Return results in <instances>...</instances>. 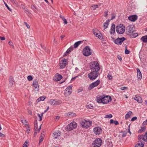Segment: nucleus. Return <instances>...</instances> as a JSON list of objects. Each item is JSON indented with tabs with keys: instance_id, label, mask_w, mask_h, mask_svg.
<instances>
[{
	"instance_id": "nucleus-64",
	"label": "nucleus",
	"mask_w": 147,
	"mask_h": 147,
	"mask_svg": "<svg viewBox=\"0 0 147 147\" xmlns=\"http://www.w3.org/2000/svg\"><path fill=\"white\" fill-rule=\"evenodd\" d=\"M28 113L30 115H32V112L30 110H28Z\"/></svg>"
},
{
	"instance_id": "nucleus-27",
	"label": "nucleus",
	"mask_w": 147,
	"mask_h": 147,
	"mask_svg": "<svg viewBox=\"0 0 147 147\" xmlns=\"http://www.w3.org/2000/svg\"><path fill=\"white\" fill-rule=\"evenodd\" d=\"M109 21V20H107L106 22L104 23L103 27H104V29H105L107 28Z\"/></svg>"
},
{
	"instance_id": "nucleus-35",
	"label": "nucleus",
	"mask_w": 147,
	"mask_h": 147,
	"mask_svg": "<svg viewBox=\"0 0 147 147\" xmlns=\"http://www.w3.org/2000/svg\"><path fill=\"white\" fill-rule=\"evenodd\" d=\"M146 129V127H143L139 129L138 131V133H140L144 131Z\"/></svg>"
},
{
	"instance_id": "nucleus-6",
	"label": "nucleus",
	"mask_w": 147,
	"mask_h": 147,
	"mask_svg": "<svg viewBox=\"0 0 147 147\" xmlns=\"http://www.w3.org/2000/svg\"><path fill=\"white\" fill-rule=\"evenodd\" d=\"M102 140L101 138H96L93 142L92 145L94 147H99L102 144Z\"/></svg>"
},
{
	"instance_id": "nucleus-13",
	"label": "nucleus",
	"mask_w": 147,
	"mask_h": 147,
	"mask_svg": "<svg viewBox=\"0 0 147 147\" xmlns=\"http://www.w3.org/2000/svg\"><path fill=\"white\" fill-rule=\"evenodd\" d=\"M127 34L130 36L134 32L133 27L131 25L129 26L126 29Z\"/></svg>"
},
{
	"instance_id": "nucleus-32",
	"label": "nucleus",
	"mask_w": 147,
	"mask_h": 147,
	"mask_svg": "<svg viewBox=\"0 0 147 147\" xmlns=\"http://www.w3.org/2000/svg\"><path fill=\"white\" fill-rule=\"evenodd\" d=\"M22 7L24 9V12L28 14L29 13V11L27 9V8L25 7L24 5L22 6Z\"/></svg>"
},
{
	"instance_id": "nucleus-54",
	"label": "nucleus",
	"mask_w": 147,
	"mask_h": 147,
	"mask_svg": "<svg viewBox=\"0 0 147 147\" xmlns=\"http://www.w3.org/2000/svg\"><path fill=\"white\" fill-rule=\"evenodd\" d=\"M24 23L25 24L26 26L29 29L30 28V26L26 22H25Z\"/></svg>"
},
{
	"instance_id": "nucleus-34",
	"label": "nucleus",
	"mask_w": 147,
	"mask_h": 147,
	"mask_svg": "<svg viewBox=\"0 0 147 147\" xmlns=\"http://www.w3.org/2000/svg\"><path fill=\"white\" fill-rule=\"evenodd\" d=\"M46 98L45 97L41 96L39 98L36 100L37 102H39L40 101H44Z\"/></svg>"
},
{
	"instance_id": "nucleus-57",
	"label": "nucleus",
	"mask_w": 147,
	"mask_h": 147,
	"mask_svg": "<svg viewBox=\"0 0 147 147\" xmlns=\"http://www.w3.org/2000/svg\"><path fill=\"white\" fill-rule=\"evenodd\" d=\"M27 142L26 141L23 144V147H27Z\"/></svg>"
},
{
	"instance_id": "nucleus-29",
	"label": "nucleus",
	"mask_w": 147,
	"mask_h": 147,
	"mask_svg": "<svg viewBox=\"0 0 147 147\" xmlns=\"http://www.w3.org/2000/svg\"><path fill=\"white\" fill-rule=\"evenodd\" d=\"M41 125H40V126L39 128L38 129V127H37V124H35L34 128H35V131H38V132H39L41 128Z\"/></svg>"
},
{
	"instance_id": "nucleus-61",
	"label": "nucleus",
	"mask_w": 147,
	"mask_h": 147,
	"mask_svg": "<svg viewBox=\"0 0 147 147\" xmlns=\"http://www.w3.org/2000/svg\"><path fill=\"white\" fill-rule=\"evenodd\" d=\"M10 0L11 1L12 3H13L14 4H16L17 3L16 0Z\"/></svg>"
},
{
	"instance_id": "nucleus-19",
	"label": "nucleus",
	"mask_w": 147,
	"mask_h": 147,
	"mask_svg": "<svg viewBox=\"0 0 147 147\" xmlns=\"http://www.w3.org/2000/svg\"><path fill=\"white\" fill-rule=\"evenodd\" d=\"M128 18L131 21L135 22L137 19L138 17L136 15H134L129 16Z\"/></svg>"
},
{
	"instance_id": "nucleus-42",
	"label": "nucleus",
	"mask_w": 147,
	"mask_h": 147,
	"mask_svg": "<svg viewBox=\"0 0 147 147\" xmlns=\"http://www.w3.org/2000/svg\"><path fill=\"white\" fill-rule=\"evenodd\" d=\"M112 117V115L111 114H109L105 115V118H111Z\"/></svg>"
},
{
	"instance_id": "nucleus-9",
	"label": "nucleus",
	"mask_w": 147,
	"mask_h": 147,
	"mask_svg": "<svg viewBox=\"0 0 147 147\" xmlns=\"http://www.w3.org/2000/svg\"><path fill=\"white\" fill-rule=\"evenodd\" d=\"M93 33L96 37L98 38L99 39L101 40L102 39L103 37L102 34L98 30L96 29H93Z\"/></svg>"
},
{
	"instance_id": "nucleus-15",
	"label": "nucleus",
	"mask_w": 147,
	"mask_h": 147,
	"mask_svg": "<svg viewBox=\"0 0 147 147\" xmlns=\"http://www.w3.org/2000/svg\"><path fill=\"white\" fill-rule=\"evenodd\" d=\"M132 99H134L139 103H141L142 102V98L137 95L134 96L133 97Z\"/></svg>"
},
{
	"instance_id": "nucleus-55",
	"label": "nucleus",
	"mask_w": 147,
	"mask_h": 147,
	"mask_svg": "<svg viewBox=\"0 0 147 147\" xmlns=\"http://www.w3.org/2000/svg\"><path fill=\"white\" fill-rule=\"evenodd\" d=\"M127 88V87H122L121 88V89L122 90H124L125 89H126Z\"/></svg>"
},
{
	"instance_id": "nucleus-14",
	"label": "nucleus",
	"mask_w": 147,
	"mask_h": 147,
	"mask_svg": "<svg viewBox=\"0 0 147 147\" xmlns=\"http://www.w3.org/2000/svg\"><path fill=\"white\" fill-rule=\"evenodd\" d=\"M102 129L99 127H95L93 129V132L96 135H99L102 133Z\"/></svg>"
},
{
	"instance_id": "nucleus-47",
	"label": "nucleus",
	"mask_w": 147,
	"mask_h": 147,
	"mask_svg": "<svg viewBox=\"0 0 147 147\" xmlns=\"http://www.w3.org/2000/svg\"><path fill=\"white\" fill-rule=\"evenodd\" d=\"M4 4H5V6L6 7L7 9L10 11H11V9L8 6V5H7V4L4 2Z\"/></svg>"
},
{
	"instance_id": "nucleus-5",
	"label": "nucleus",
	"mask_w": 147,
	"mask_h": 147,
	"mask_svg": "<svg viewBox=\"0 0 147 147\" xmlns=\"http://www.w3.org/2000/svg\"><path fill=\"white\" fill-rule=\"evenodd\" d=\"M77 126V123L75 122H73L68 124L67 126V130L69 131L76 128Z\"/></svg>"
},
{
	"instance_id": "nucleus-51",
	"label": "nucleus",
	"mask_w": 147,
	"mask_h": 147,
	"mask_svg": "<svg viewBox=\"0 0 147 147\" xmlns=\"http://www.w3.org/2000/svg\"><path fill=\"white\" fill-rule=\"evenodd\" d=\"M8 43H9V45H10L12 46L13 47V48H14V46L13 45V42H11V41H9V42H8Z\"/></svg>"
},
{
	"instance_id": "nucleus-8",
	"label": "nucleus",
	"mask_w": 147,
	"mask_h": 147,
	"mask_svg": "<svg viewBox=\"0 0 147 147\" xmlns=\"http://www.w3.org/2000/svg\"><path fill=\"white\" fill-rule=\"evenodd\" d=\"M125 40L126 38L124 37L121 38L118 37L117 39H115L113 41L115 44L118 45H121Z\"/></svg>"
},
{
	"instance_id": "nucleus-25",
	"label": "nucleus",
	"mask_w": 147,
	"mask_h": 147,
	"mask_svg": "<svg viewBox=\"0 0 147 147\" xmlns=\"http://www.w3.org/2000/svg\"><path fill=\"white\" fill-rule=\"evenodd\" d=\"M144 145V142H143L139 141L138 144L136 145L135 147H143Z\"/></svg>"
},
{
	"instance_id": "nucleus-22",
	"label": "nucleus",
	"mask_w": 147,
	"mask_h": 147,
	"mask_svg": "<svg viewBox=\"0 0 147 147\" xmlns=\"http://www.w3.org/2000/svg\"><path fill=\"white\" fill-rule=\"evenodd\" d=\"M136 70L137 72V78L138 80H140L142 78L141 73L139 69L138 68H137Z\"/></svg>"
},
{
	"instance_id": "nucleus-1",
	"label": "nucleus",
	"mask_w": 147,
	"mask_h": 147,
	"mask_svg": "<svg viewBox=\"0 0 147 147\" xmlns=\"http://www.w3.org/2000/svg\"><path fill=\"white\" fill-rule=\"evenodd\" d=\"M90 68L91 71L98 72L100 68L99 64L97 61H94L90 65Z\"/></svg>"
},
{
	"instance_id": "nucleus-3",
	"label": "nucleus",
	"mask_w": 147,
	"mask_h": 147,
	"mask_svg": "<svg viewBox=\"0 0 147 147\" xmlns=\"http://www.w3.org/2000/svg\"><path fill=\"white\" fill-rule=\"evenodd\" d=\"M98 75V72L92 71L88 74V76L91 80H93L97 77Z\"/></svg>"
},
{
	"instance_id": "nucleus-36",
	"label": "nucleus",
	"mask_w": 147,
	"mask_h": 147,
	"mask_svg": "<svg viewBox=\"0 0 147 147\" xmlns=\"http://www.w3.org/2000/svg\"><path fill=\"white\" fill-rule=\"evenodd\" d=\"M131 38H135L138 36V34L137 33H133L131 35H130Z\"/></svg>"
},
{
	"instance_id": "nucleus-46",
	"label": "nucleus",
	"mask_w": 147,
	"mask_h": 147,
	"mask_svg": "<svg viewBox=\"0 0 147 147\" xmlns=\"http://www.w3.org/2000/svg\"><path fill=\"white\" fill-rule=\"evenodd\" d=\"M27 79L29 81H31L33 79V78L31 76H29L27 77Z\"/></svg>"
},
{
	"instance_id": "nucleus-24",
	"label": "nucleus",
	"mask_w": 147,
	"mask_h": 147,
	"mask_svg": "<svg viewBox=\"0 0 147 147\" xmlns=\"http://www.w3.org/2000/svg\"><path fill=\"white\" fill-rule=\"evenodd\" d=\"M115 25L112 24L111 30L110 31V33L111 34H113L115 33Z\"/></svg>"
},
{
	"instance_id": "nucleus-11",
	"label": "nucleus",
	"mask_w": 147,
	"mask_h": 147,
	"mask_svg": "<svg viewBox=\"0 0 147 147\" xmlns=\"http://www.w3.org/2000/svg\"><path fill=\"white\" fill-rule=\"evenodd\" d=\"M100 80H98L95 82L92 83L88 87V89L89 90H90L94 87H96L100 84Z\"/></svg>"
},
{
	"instance_id": "nucleus-33",
	"label": "nucleus",
	"mask_w": 147,
	"mask_h": 147,
	"mask_svg": "<svg viewBox=\"0 0 147 147\" xmlns=\"http://www.w3.org/2000/svg\"><path fill=\"white\" fill-rule=\"evenodd\" d=\"M81 41H79L76 42L74 44V47L75 48H77L81 43Z\"/></svg>"
},
{
	"instance_id": "nucleus-10",
	"label": "nucleus",
	"mask_w": 147,
	"mask_h": 147,
	"mask_svg": "<svg viewBox=\"0 0 147 147\" xmlns=\"http://www.w3.org/2000/svg\"><path fill=\"white\" fill-rule=\"evenodd\" d=\"M102 103L103 104H107L110 102L111 100V98L109 96H103Z\"/></svg>"
},
{
	"instance_id": "nucleus-2",
	"label": "nucleus",
	"mask_w": 147,
	"mask_h": 147,
	"mask_svg": "<svg viewBox=\"0 0 147 147\" xmlns=\"http://www.w3.org/2000/svg\"><path fill=\"white\" fill-rule=\"evenodd\" d=\"M80 124L82 127L86 128L89 127L91 125L92 122L85 119H82L80 122Z\"/></svg>"
},
{
	"instance_id": "nucleus-45",
	"label": "nucleus",
	"mask_w": 147,
	"mask_h": 147,
	"mask_svg": "<svg viewBox=\"0 0 147 147\" xmlns=\"http://www.w3.org/2000/svg\"><path fill=\"white\" fill-rule=\"evenodd\" d=\"M69 116H75L76 115V114L75 113L71 112L69 113Z\"/></svg>"
},
{
	"instance_id": "nucleus-31",
	"label": "nucleus",
	"mask_w": 147,
	"mask_h": 147,
	"mask_svg": "<svg viewBox=\"0 0 147 147\" xmlns=\"http://www.w3.org/2000/svg\"><path fill=\"white\" fill-rule=\"evenodd\" d=\"M13 78L11 77H10L9 79V83L10 85L12 86L13 85Z\"/></svg>"
},
{
	"instance_id": "nucleus-16",
	"label": "nucleus",
	"mask_w": 147,
	"mask_h": 147,
	"mask_svg": "<svg viewBox=\"0 0 147 147\" xmlns=\"http://www.w3.org/2000/svg\"><path fill=\"white\" fill-rule=\"evenodd\" d=\"M138 140H140V139H142L144 141H147V131L144 135H139L138 136Z\"/></svg>"
},
{
	"instance_id": "nucleus-38",
	"label": "nucleus",
	"mask_w": 147,
	"mask_h": 147,
	"mask_svg": "<svg viewBox=\"0 0 147 147\" xmlns=\"http://www.w3.org/2000/svg\"><path fill=\"white\" fill-rule=\"evenodd\" d=\"M33 86H36L38 85V81L37 80H35L33 82L32 84Z\"/></svg>"
},
{
	"instance_id": "nucleus-48",
	"label": "nucleus",
	"mask_w": 147,
	"mask_h": 147,
	"mask_svg": "<svg viewBox=\"0 0 147 147\" xmlns=\"http://www.w3.org/2000/svg\"><path fill=\"white\" fill-rule=\"evenodd\" d=\"M127 134V132H122V137H125L126 136Z\"/></svg>"
},
{
	"instance_id": "nucleus-17",
	"label": "nucleus",
	"mask_w": 147,
	"mask_h": 147,
	"mask_svg": "<svg viewBox=\"0 0 147 147\" xmlns=\"http://www.w3.org/2000/svg\"><path fill=\"white\" fill-rule=\"evenodd\" d=\"M67 60V59H64L61 61L60 63V68L63 69L65 67Z\"/></svg>"
},
{
	"instance_id": "nucleus-52",
	"label": "nucleus",
	"mask_w": 147,
	"mask_h": 147,
	"mask_svg": "<svg viewBox=\"0 0 147 147\" xmlns=\"http://www.w3.org/2000/svg\"><path fill=\"white\" fill-rule=\"evenodd\" d=\"M137 119V118L136 117H134L132 118L131 119V121H134L135 120H136Z\"/></svg>"
},
{
	"instance_id": "nucleus-20",
	"label": "nucleus",
	"mask_w": 147,
	"mask_h": 147,
	"mask_svg": "<svg viewBox=\"0 0 147 147\" xmlns=\"http://www.w3.org/2000/svg\"><path fill=\"white\" fill-rule=\"evenodd\" d=\"M103 96L98 95L96 96V100L98 103H102Z\"/></svg>"
},
{
	"instance_id": "nucleus-44",
	"label": "nucleus",
	"mask_w": 147,
	"mask_h": 147,
	"mask_svg": "<svg viewBox=\"0 0 147 147\" xmlns=\"http://www.w3.org/2000/svg\"><path fill=\"white\" fill-rule=\"evenodd\" d=\"M43 114V113H42L40 115L39 114H38V116L40 118L39 121H41L42 120Z\"/></svg>"
},
{
	"instance_id": "nucleus-58",
	"label": "nucleus",
	"mask_w": 147,
	"mask_h": 147,
	"mask_svg": "<svg viewBox=\"0 0 147 147\" xmlns=\"http://www.w3.org/2000/svg\"><path fill=\"white\" fill-rule=\"evenodd\" d=\"M63 23L65 24H67V21L65 19H64L63 20Z\"/></svg>"
},
{
	"instance_id": "nucleus-28",
	"label": "nucleus",
	"mask_w": 147,
	"mask_h": 147,
	"mask_svg": "<svg viewBox=\"0 0 147 147\" xmlns=\"http://www.w3.org/2000/svg\"><path fill=\"white\" fill-rule=\"evenodd\" d=\"M132 114V112L131 111H129L128 112L127 114L125 115V118L126 119H127L129 118L130 116Z\"/></svg>"
},
{
	"instance_id": "nucleus-40",
	"label": "nucleus",
	"mask_w": 147,
	"mask_h": 147,
	"mask_svg": "<svg viewBox=\"0 0 147 147\" xmlns=\"http://www.w3.org/2000/svg\"><path fill=\"white\" fill-rule=\"evenodd\" d=\"M107 78L109 80H111L112 78L113 77L112 76L111 74L110 73H109L107 75Z\"/></svg>"
},
{
	"instance_id": "nucleus-62",
	"label": "nucleus",
	"mask_w": 147,
	"mask_h": 147,
	"mask_svg": "<svg viewBox=\"0 0 147 147\" xmlns=\"http://www.w3.org/2000/svg\"><path fill=\"white\" fill-rule=\"evenodd\" d=\"M59 118H60L59 117L57 116L55 118V121H57L59 120Z\"/></svg>"
},
{
	"instance_id": "nucleus-7",
	"label": "nucleus",
	"mask_w": 147,
	"mask_h": 147,
	"mask_svg": "<svg viewBox=\"0 0 147 147\" xmlns=\"http://www.w3.org/2000/svg\"><path fill=\"white\" fill-rule=\"evenodd\" d=\"M82 52L83 55L85 56H88L91 54V50L88 46L85 47L84 49Z\"/></svg>"
},
{
	"instance_id": "nucleus-43",
	"label": "nucleus",
	"mask_w": 147,
	"mask_h": 147,
	"mask_svg": "<svg viewBox=\"0 0 147 147\" xmlns=\"http://www.w3.org/2000/svg\"><path fill=\"white\" fill-rule=\"evenodd\" d=\"M34 87V89L36 91H37L38 92L39 90V87L38 85H37L36 86H33Z\"/></svg>"
},
{
	"instance_id": "nucleus-39",
	"label": "nucleus",
	"mask_w": 147,
	"mask_h": 147,
	"mask_svg": "<svg viewBox=\"0 0 147 147\" xmlns=\"http://www.w3.org/2000/svg\"><path fill=\"white\" fill-rule=\"evenodd\" d=\"M73 49V47H70L66 51V53H69Z\"/></svg>"
},
{
	"instance_id": "nucleus-23",
	"label": "nucleus",
	"mask_w": 147,
	"mask_h": 147,
	"mask_svg": "<svg viewBox=\"0 0 147 147\" xmlns=\"http://www.w3.org/2000/svg\"><path fill=\"white\" fill-rule=\"evenodd\" d=\"M72 86H70L68 87L65 89V90L66 92V93H68L69 95H70L72 91Z\"/></svg>"
},
{
	"instance_id": "nucleus-4",
	"label": "nucleus",
	"mask_w": 147,
	"mask_h": 147,
	"mask_svg": "<svg viewBox=\"0 0 147 147\" xmlns=\"http://www.w3.org/2000/svg\"><path fill=\"white\" fill-rule=\"evenodd\" d=\"M117 32L120 34H123L125 32V28L122 24H120V26H117L116 28Z\"/></svg>"
},
{
	"instance_id": "nucleus-37",
	"label": "nucleus",
	"mask_w": 147,
	"mask_h": 147,
	"mask_svg": "<svg viewBox=\"0 0 147 147\" xmlns=\"http://www.w3.org/2000/svg\"><path fill=\"white\" fill-rule=\"evenodd\" d=\"M21 121L22 123L25 125H27V121L24 119H21Z\"/></svg>"
},
{
	"instance_id": "nucleus-41",
	"label": "nucleus",
	"mask_w": 147,
	"mask_h": 147,
	"mask_svg": "<svg viewBox=\"0 0 147 147\" xmlns=\"http://www.w3.org/2000/svg\"><path fill=\"white\" fill-rule=\"evenodd\" d=\"M86 107L88 109H93L94 107L92 105L89 104L86 106Z\"/></svg>"
},
{
	"instance_id": "nucleus-18",
	"label": "nucleus",
	"mask_w": 147,
	"mask_h": 147,
	"mask_svg": "<svg viewBox=\"0 0 147 147\" xmlns=\"http://www.w3.org/2000/svg\"><path fill=\"white\" fill-rule=\"evenodd\" d=\"M62 76L58 73L56 74L54 78V80L55 81H58L60 80L62 78Z\"/></svg>"
},
{
	"instance_id": "nucleus-50",
	"label": "nucleus",
	"mask_w": 147,
	"mask_h": 147,
	"mask_svg": "<svg viewBox=\"0 0 147 147\" xmlns=\"http://www.w3.org/2000/svg\"><path fill=\"white\" fill-rule=\"evenodd\" d=\"M31 8L34 11H35L36 9V7L34 6L33 5H31Z\"/></svg>"
},
{
	"instance_id": "nucleus-53",
	"label": "nucleus",
	"mask_w": 147,
	"mask_h": 147,
	"mask_svg": "<svg viewBox=\"0 0 147 147\" xmlns=\"http://www.w3.org/2000/svg\"><path fill=\"white\" fill-rule=\"evenodd\" d=\"M43 140V137H42L41 136H40V139L39 140V142L40 143L41 142H42Z\"/></svg>"
},
{
	"instance_id": "nucleus-49",
	"label": "nucleus",
	"mask_w": 147,
	"mask_h": 147,
	"mask_svg": "<svg viewBox=\"0 0 147 147\" xmlns=\"http://www.w3.org/2000/svg\"><path fill=\"white\" fill-rule=\"evenodd\" d=\"M125 53L126 54H128L130 53V51L127 50L126 49L125 50Z\"/></svg>"
},
{
	"instance_id": "nucleus-30",
	"label": "nucleus",
	"mask_w": 147,
	"mask_h": 147,
	"mask_svg": "<svg viewBox=\"0 0 147 147\" xmlns=\"http://www.w3.org/2000/svg\"><path fill=\"white\" fill-rule=\"evenodd\" d=\"M110 123L111 124L114 123L116 125L119 124V123L118 121H114L112 119L110 120Z\"/></svg>"
},
{
	"instance_id": "nucleus-12",
	"label": "nucleus",
	"mask_w": 147,
	"mask_h": 147,
	"mask_svg": "<svg viewBox=\"0 0 147 147\" xmlns=\"http://www.w3.org/2000/svg\"><path fill=\"white\" fill-rule=\"evenodd\" d=\"M49 103L52 105H57L61 104V102L59 100L51 99Z\"/></svg>"
},
{
	"instance_id": "nucleus-26",
	"label": "nucleus",
	"mask_w": 147,
	"mask_h": 147,
	"mask_svg": "<svg viewBox=\"0 0 147 147\" xmlns=\"http://www.w3.org/2000/svg\"><path fill=\"white\" fill-rule=\"evenodd\" d=\"M140 40L144 43H147V35L142 36L140 38Z\"/></svg>"
},
{
	"instance_id": "nucleus-59",
	"label": "nucleus",
	"mask_w": 147,
	"mask_h": 147,
	"mask_svg": "<svg viewBox=\"0 0 147 147\" xmlns=\"http://www.w3.org/2000/svg\"><path fill=\"white\" fill-rule=\"evenodd\" d=\"M143 124L144 125H147V119L144 121Z\"/></svg>"
},
{
	"instance_id": "nucleus-63",
	"label": "nucleus",
	"mask_w": 147,
	"mask_h": 147,
	"mask_svg": "<svg viewBox=\"0 0 147 147\" xmlns=\"http://www.w3.org/2000/svg\"><path fill=\"white\" fill-rule=\"evenodd\" d=\"M105 16V17H107L108 16V11H105L104 12Z\"/></svg>"
},
{
	"instance_id": "nucleus-60",
	"label": "nucleus",
	"mask_w": 147,
	"mask_h": 147,
	"mask_svg": "<svg viewBox=\"0 0 147 147\" xmlns=\"http://www.w3.org/2000/svg\"><path fill=\"white\" fill-rule=\"evenodd\" d=\"M0 39L1 40H5V38L4 37H2L1 36H0Z\"/></svg>"
},
{
	"instance_id": "nucleus-21",
	"label": "nucleus",
	"mask_w": 147,
	"mask_h": 147,
	"mask_svg": "<svg viewBox=\"0 0 147 147\" xmlns=\"http://www.w3.org/2000/svg\"><path fill=\"white\" fill-rule=\"evenodd\" d=\"M53 137L55 139H59L60 137L61 133L59 132H54L53 134Z\"/></svg>"
},
{
	"instance_id": "nucleus-56",
	"label": "nucleus",
	"mask_w": 147,
	"mask_h": 147,
	"mask_svg": "<svg viewBox=\"0 0 147 147\" xmlns=\"http://www.w3.org/2000/svg\"><path fill=\"white\" fill-rule=\"evenodd\" d=\"M5 135L0 132V137H4Z\"/></svg>"
}]
</instances>
